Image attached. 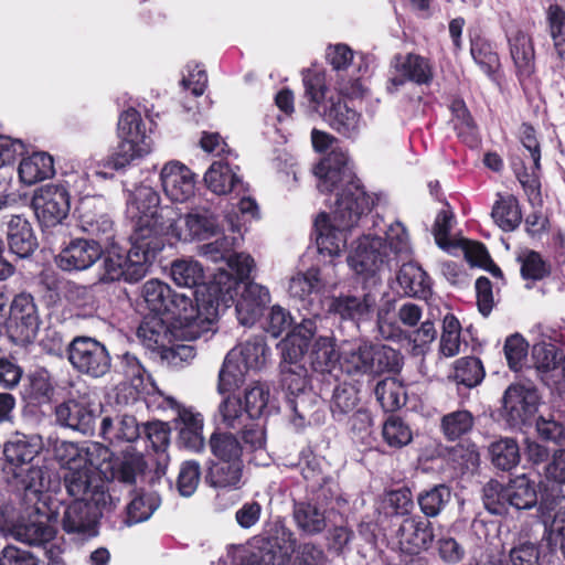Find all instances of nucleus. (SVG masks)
Instances as JSON below:
<instances>
[{
  "label": "nucleus",
  "instance_id": "53",
  "mask_svg": "<svg viewBox=\"0 0 565 565\" xmlns=\"http://www.w3.org/2000/svg\"><path fill=\"white\" fill-rule=\"evenodd\" d=\"M461 327L454 315H446L443 321V332L439 343V352L445 358H452L460 351Z\"/></svg>",
  "mask_w": 565,
  "mask_h": 565
},
{
  "label": "nucleus",
  "instance_id": "1",
  "mask_svg": "<svg viewBox=\"0 0 565 565\" xmlns=\"http://www.w3.org/2000/svg\"><path fill=\"white\" fill-rule=\"evenodd\" d=\"M318 189L322 193L341 186L332 211V220L320 214L315 222L317 247L320 254L339 256L347 247L348 232L355 227L363 215L370 212L373 200L365 192L350 166L348 153L333 148L315 167Z\"/></svg>",
  "mask_w": 565,
  "mask_h": 565
},
{
  "label": "nucleus",
  "instance_id": "45",
  "mask_svg": "<svg viewBox=\"0 0 565 565\" xmlns=\"http://www.w3.org/2000/svg\"><path fill=\"white\" fill-rule=\"evenodd\" d=\"M451 500V490L445 484H437L420 492L417 502L427 518L439 515Z\"/></svg>",
  "mask_w": 565,
  "mask_h": 565
},
{
  "label": "nucleus",
  "instance_id": "15",
  "mask_svg": "<svg viewBox=\"0 0 565 565\" xmlns=\"http://www.w3.org/2000/svg\"><path fill=\"white\" fill-rule=\"evenodd\" d=\"M387 246L379 236L359 239L354 252L348 257L350 267L359 275H373L385 264Z\"/></svg>",
  "mask_w": 565,
  "mask_h": 565
},
{
  "label": "nucleus",
  "instance_id": "26",
  "mask_svg": "<svg viewBox=\"0 0 565 565\" xmlns=\"http://www.w3.org/2000/svg\"><path fill=\"white\" fill-rule=\"evenodd\" d=\"M321 116L331 128L345 137H353L360 129V115L339 97L330 96L324 102Z\"/></svg>",
  "mask_w": 565,
  "mask_h": 565
},
{
  "label": "nucleus",
  "instance_id": "7",
  "mask_svg": "<svg viewBox=\"0 0 565 565\" xmlns=\"http://www.w3.org/2000/svg\"><path fill=\"white\" fill-rule=\"evenodd\" d=\"M195 294L194 290H189V294L173 291L166 312L179 324L181 335L190 340L198 339L210 331L216 317V309L212 303L205 308L206 313H202L200 306L194 303Z\"/></svg>",
  "mask_w": 565,
  "mask_h": 565
},
{
  "label": "nucleus",
  "instance_id": "62",
  "mask_svg": "<svg viewBox=\"0 0 565 565\" xmlns=\"http://www.w3.org/2000/svg\"><path fill=\"white\" fill-rule=\"evenodd\" d=\"M301 473L309 482V487L316 492L318 500L329 501L335 495V482L331 478L322 476L312 466L302 468Z\"/></svg>",
  "mask_w": 565,
  "mask_h": 565
},
{
  "label": "nucleus",
  "instance_id": "16",
  "mask_svg": "<svg viewBox=\"0 0 565 565\" xmlns=\"http://www.w3.org/2000/svg\"><path fill=\"white\" fill-rule=\"evenodd\" d=\"M281 386L294 397L289 399V405L294 413L303 420L309 413V406L312 399L317 397L315 394L305 393L307 386V370L303 365L279 366Z\"/></svg>",
  "mask_w": 565,
  "mask_h": 565
},
{
  "label": "nucleus",
  "instance_id": "47",
  "mask_svg": "<svg viewBox=\"0 0 565 565\" xmlns=\"http://www.w3.org/2000/svg\"><path fill=\"white\" fill-rule=\"evenodd\" d=\"M173 281L180 286L193 290L204 280V270L201 264L193 259H178L171 265Z\"/></svg>",
  "mask_w": 565,
  "mask_h": 565
},
{
  "label": "nucleus",
  "instance_id": "13",
  "mask_svg": "<svg viewBox=\"0 0 565 565\" xmlns=\"http://www.w3.org/2000/svg\"><path fill=\"white\" fill-rule=\"evenodd\" d=\"M164 247L163 238H148L131 235V247L125 255V278L136 282L143 278L156 255Z\"/></svg>",
  "mask_w": 565,
  "mask_h": 565
},
{
  "label": "nucleus",
  "instance_id": "38",
  "mask_svg": "<svg viewBox=\"0 0 565 565\" xmlns=\"http://www.w3.org/2000/svg\"><path fill=\"white\" fill-rule=\"evenodd\" d=\"M340 355L335 350L334 339L320 335L309 352L311 367L319 373H329L338 364Z\"/></svg>",
  "mask_w": 565,
  "mask_h": 565
},
{
  "label": "nucleus",
  "instance_id": "63",
  "mask_svg": "<svg viewBox=\"0 0 565 565\" xmlns=\"http://www.w3.org/2000/svg\"><path fill=\"white\" fill-rule=\"evenodd\" d=\"M471 56L475 62L487 74H492L499 66V56L489 42L476 39L471 43Z\"/></svg>",
  "mask_w": 565,
  "mask_h": 565
},
{
  "label": "nucleus",
  "instance_id": "52",
  "mask_svg": "<svg viewBox=\"0 0 565 565\" xmlns=\"http://www.w3.org/2000/svg\"><path fill=\"white\" fill-rule=\"evenodd\" d=\"M475 418L469 411L449 413L441 418V429L446 438L456 440L471 431Z\"/></svg>",
  "mask_w": 565,
  "mask_h": 565
},
{
  "label": "nucleus",
  "instance_id": "37",
  "mask_svg": "<svg viewBox=\"0 0 565 565\" xmlns=\"http://www.w3.org/2000/svg\"><path fill=\"white\" fill-rule=\"evenodd\" d=\"M242 460L220 461L210 467L206 479L214 488L238 489L242 484Z\"/></svg>",
  "mask_w": 565,
  "mask_h": 565
},
{
  "label": "nucleus",
  "instance_id": "25",
  "mask_svg": "<svg viewBox=\"0 0 565 565\" xmlns=\"http://www.w3.org/2000/svg\"><path fill=\"white\" fill-rule=\"evenodd\" d=\"M269 302L268 290L256 284L247 282L236 302V315L241 324L253 326L263 313V308Z\"/></svg>",
  "mask_w": 565,
  "mask_h": 565
},
{
  "label": "nucleus",
  "instance_id": "50",
  "mask_svg": "<svg viewBox=\"0 0 565 565\" xmlns=\"http://www.w3.org/2000/svg\"><path fill=\"white\" fill-rule=\"evenodd\" d=\"M209 444L212 454L221 461L241 460L244 447L233 434L213 433Z\"/></svg>",
  "mask_w": 565,
  "mask_h": 565
},
{
  "label": "nucleus",
  "instance_id": "14",
  "mask_svg": "<svg viewBox=\"0 0 565 565\" xmlns=\"http://www.w3.org/2000/svg\"><path fill=\"white\" fill-rule=\"evenodd\" d=\"M23 505V512L28 515V520L22 516L14 523L11 527L12 535L29 545H40L52 540L55 529L50 524V518L44 511L45 504L39 505V511H35L30 504Z\"/></svg>",
  "mask_w": 565,
  "mask_h": 565
},
{
  "label": "nucleus",
  "instance_id": "11",
  "mask_svg": "<svg viewBox=\"0 0 565 565\" xmlns=\"http://www.w3.org/2000/svg\"><path fill=\"white\" fill-rule=\"evenodd\" d=\"M117 507V502L108 509H99L92 502L74 500L66 507L62 518L63 530L70 534L81 536H95L97 534L98 521L111 513Z\"/></svg>",
  "mask_w": 565,
  "mask_h": 565
},
{
  "label": "nucleus",
  "instance_id": "29",
  "mask_svg": "<svg viewBox=\"0 0 565 565\" xmlns=\"http://www.w3.org/2000/svg\"><path fill=\"white\" fill-rule=\"evenodd\" d=\"M7 241L11 253L20 258L30 256L38 245L31 224L21 215H11L8 221Z\"/></svg>",
  "mask_w": 565,
  "mask_h": 565
},
{
  "label": "nucleus",
  "instance_id": "55",
  "mask_svg": "<svg viewBox=\"0 0 565 565\" xmlns=\"http://www.w3.org/2000/svg\"><path fill=\"white\" fill-rule=\"evenodd\" d=\"M359 403L358 391L352 385L338 386L332 396L331 412L337 420H342L344 416L355 412Z\"/></svg>",
  "mask_w": 565,
  "mask_h": 565
},
{
  "label": "nucleus",
  "instance_id": "35",
  "mask_svg": "<svg viewBox=\"0 0 565 565\" xmlns=\"http://www.w3.org/2000/svg\"><path fill=\"white\" fill-rule=\"evenodd\" d=\"M294 519L297 526L309 535L319 534L327 527L326 511L313 502H296Z\"/></svg>",
  "mask_w": 565,
  "mask_h": 565
},
{
  "label": "nucleus",
  "instance_id": "31",
  "mask_svg": "<svg viewBox=\"0 0 565 565\" xmlns=\"http://www.w3.org/2000/svg\"><path fill=\"white\" fill-rule=\"evenodd\" d=\"M394 68L397 75L392 77V84L402 85L406 79L418 84L428 83L431 79V71L425 58L415 54L395 57Z\"/></svg>",
  "mask_w": 565,
  "mask_h": 565
},
{
  "label": "nucleus",
  "instance_id": "36",
  "mask_svg": "<svg viewBox=\"0 0 565 565\" xmlns=\"http://www.w3.org/2000/svg\"><path fill=\"white\" fill-rule=\"evenodd\" d=\"M54 174L53 158L45 152H34L22 159L19 166V177L25 184H34Z\"/></svg>",
  "mask_w": 565,
  "mask_h": 565
},
{
  "label": "nucleus",
  "instance_id": "33",
  "mask_svg": "<svg viewBox=\"0 0 565 565\" xmlns=\"http://www.w3.org/2000/svg\"><path fill=\"white\" fill-rule=\"evenodd\" d=\"M90 201H83L79 207L81 226L84 232L88 233L94 239L102 244H109L113 239V222L103 213L96 214L90 209Z\"/></svg>",
  "mask_w": 565,
  "mask_h": 565
},
{
  "label": "nucleus",
  "instance_id": "23",
  "mask_svg": "<svg viewBox=\"0 0 565 565\" xmlns=\"http://www.w3.org/2000/svg\"><path fill=\"white\" fill-rule=\"evenodd\" d=\"M9 321L21 339L30 341L36 337L40 320L31 295L20 294L13 298L9 307Z\"/></svg>",
  "mask_w": 565,
  "mask_h": 565
},
{
  "label": "nucleus",
  "instance_id": "40",
  "mask_svg": "<svg viewBox=\"0 0 565 565\" xmlns=\"http://www.w3.org/2000/svg\"><path fill=\"white\" fill-rule=\"evenodd\" d=\"M491 216L501 230L505 232L515 230L522 220L518 200L512 194H499L493 204Z\"/></svg>",
  "mask_w": 565,
  "mask_h": 565
},
{
  "label": "nucleus",
  "instance_id": "9",
  "mask_svg": "<svg viewBox=\"0 0 565 565\" xmlns=\"http://www.w3.org/2000/svg\"><path fill=\"white\" fill-rule=\"evenodd\" d=\"M93 467L96 468V465L87 463L66 471L63 477L65 489L75 500L92 502L99 509H108L118 500L109 494L104 482L94 473Z\"/></svg>",
  "mask_w": 565,
  "mask_h": 565
},
{
  "label": "nucleus",
  "instance_id": "44",
  "mask_svg": "<svg viewBox=\"0 0 565 565\" xmlns=\"http://www.w3.org/2000/svg\"><path fill=\"white\" fill-rule=\"evenodd\" d=\"M323 287L324 282L320 277V270L311 268L306 273L294 276L289 281L288 291L294 299L307 301L312 294L320 292Z\"/></svg>",
  "mask_w": 565,
  "mask_h": 565
},
{
  "label": "nucleus",
  "instance_id": "43",
  "mask_svg": "<svg viewBox=\"0 0 565 565\" xmlns=\"http://www.w3.org/2000/svg\"><path fill=\"white\" fill-rule=\"evenodd\" d=\"M510 507L516 510L533 508L537 502L535 484L525 475L518 476L508 483Z\"/></svg>",
  "mask_w": 565,
  "mask_h": 565
},
{
  "label": "nucleus",
  "instance_id": "30",
  "mask_svg": "<svg viewBox=\"0 0 565 565\" xmlns=\"http://www.w3.org/2000/svg\"><path fill=\"white\" fill-rule=\"evenodd\" d=\"M100 436L114 443H132L140 435V427L132 415L105 416L100 422Z\"/></svg>",
  "mask_w": 565,
  "mask_h": 565
},
{
  "label": "nucleus",
  "instance_id": "3",
  "mask_svg": "<svg viewBox=\"0 0 565 565\" xmlns=\"http://www.w3.org/2000/svg\"><path fill=\"white\" fill-rule=\"evenodd\" d=\"M296 552V537L281 522L273 523L263 535L227 548L234 565H285Z\"/></svg>",
  "mask_w": 565,
  "mask_h": 565
},
{
  "label": "nucleus",
  "instance_id": "20",
  "mask_svg": "<svg viewBox=\"0 0 565 565\" xmlns=\"http://www.w3.org/2000/svg\"><path fill=\"white\" fill-rule=\"evenodd\" d=\"M102 254L103 246L95 239L77 238L58 254L56 263L63 270H85L94 265Z\"/></svg>",
  "mask_w": 565,
  "mask_h": 565
},
{
  "label": "nucleus",
  "instance_id": "17",
  "mask_svg": "<svg viewBox=\"0 0 565 565\" xmlns=\"http://www.w3.org/2000/svg\"><path fill=\"white\" fill-rule=\"evenodd\" d=\"M166 195L174 202H185L194 194V173L180 161L167 162L160 172Z\"/></svg>",
  "mask_w": 565,
  "mask_h": 565
},
{
  "label": "nucleus",
  "instance_id": "46",
  "mask_svg": "<svg viewBox=\"0 0 565 565\" xmlns=\"http://www.w3.org/2000/svg\"><path fill=\"white\" fill-rule=\"evenodd\" d=\"M172 292L173 290L169 285L158 279L146 281L140 290L141 298L147 307L156 315H166Z\"/></svg>",
  "mask_w": 565,
  "mask_h": 565
},
{
  "label": "nucleus",
  "instance_id": "12",
  "mask_svg": "<svg viewBox=\"0 0 565 565\" xmlns=\"http://www.w3.org/2000/svg\"><path fill=\"white\" fill-rule=\"evenodd\" d=\"M168 236L177 239H207L220 232L217 216L207 210H196L183 216L178 209V220Z\"/></svg>",
  "mask_w": 565,
  "mask_h": 565
},
{
  "label": "nucleus",
  "instance_id": "24",
  "mask_svg": "<svg viewBox=\"0 0 565 565\" xmlns=\"http://www.w3.org/2000/svg\"><path fill=\"white\" fill-rule=\"evenodd\" d=\"M55 418L58 425L86 435L94 430L96 412L85 401L68 399L56 406Z\"/></svg>",
  "mask_w": 565,
  "mask_h": 565
},
{
  "label": "nucleus",
  "instance_id": "34",
  "mask_svg": "<svg viewBox=\"0 0 565 565\" xmlns=\"http://www.w3.org/2000/svg\"><path fill=\"white\" fill-rule=\"evenodd\" d=\"M521 141L527 154H524L530 160L529 166H523L522 170L518 169V163H513L516 177L521 184L533 183L536 177V171L540 169L541 151L540 145L534 135V129L531 126L523 125L521 128Z\"/></svg>",
  "mask_w": 565,
  "mask_h": 565
},
{
  "label": "nucleus",
  "instance_id": "39",
  "mask_svg": "<svg viewBox=\"0 0 565 565\" xmlns=\"http://www.w3.org/2000/svg\"><path fill=\"white\" fill-rule=\"evenodd\" d=\"M40 446L32 443L24 435H17L4 444L3 454L7 462L15 469H21L23 466L30 463L39 454Z\"/></svg>",
  "mask_w": 565,
  "mask_h": 565
},
{
  "label": "nucleus",
  "instance_id": "4",
  "mask_svg": "<svg viewBox=\"0 0 565 565\" xmlns=\"http://www.w3.org/2000/svg\"><path fill=\"white\" fill-rule=\"evenodd\" d=\"M127 212L135 222L134 236L163 238L178 220V207L160 205L158 192L149 185H139L131 194Z\"/></svg>",
  "mask_w": 565,
  "mask_h": 565
},
{
  "label": "nucleus",
  "instance_id": "32",
  "mask_svg": "<svg viewBox=\"0 0 565 565\" xmlns=\"http://www.w3.org/2000/svg\"><path fill=\"white\" fill-rule=\"evenodd\" d=\"M237 167H232L227 161H214L204 174L205 185L217 195L231 193L241 183Z\"/></svg>",
  "mask_w": 565,
  "mask_h": 565
},
{
  "label": "nucleus",
  "instance_id": "64",
  "mask_svg": "<svg viewBox=\"0 0 565 565\" xmlns=\"http://www.w3.org/2000/svg\"><path fill=\"white\" fill-rule=\"evenodd\" d=\"M543 522L548 533L550 542L559 543V548L556 553H561L565 558V508L561 507L554 515L544 512Z\"/></svg>",
  "mask_w": 565,
  "mask_h": 565
},
{
  "label": "nucleus",
  "instance_id": "61",
  "mask_svg": "<svg viewBox=\"0 0 565 565\" xmlns=\"http://www.w3.org/2000/svg\"><path fill=\"white\" fill-rule=\"evenodd\" d=\"M508 494V484L491 480L483 487L482 500L486 509L492 514H503L510 507Z\"/></svg>",
  "mask_w": 565,
  "mask_h": 565
},
{
  "label": "nucleus",
  "instance_id": "60",
  "mask_svg": "<svg viewBox=\"0 0 565 565\" xmlns=\"http://www.w3.org/2000/svg\"><path fill=\"white\" fill-rule=\"evenodd\" d=\"M237 243L238 238L236 236L223 235L214 242L201 245L199 247V255L213 263H218L221 260L227 263Z\"/></svg>",
  "mask_w": 565,
  "mask_h": 565
},
{
  "label": "nucleus",
  "instance_id": "10",
  "mask_svg": "<svg viewBox=\"0 0 565 565\" xmlns=\"http://www.w3.org/2000/svg\"><path fill=\"white\" fill-rule=\"evenodd\" d=\"M32 205L39 222L45 227H53L68 215L70 194L63 185L46 184L35 192Z\"/></svg>",
  "mask_w": 565,
  "mask_h": 565
},
{
  "label": "nucleus",
  "instance_id": "41",
  "mask_svg": "<svg viewBox=\"0 0 565 565\" xmlns=\"http://www.w3.org/2000/svg\"><path fill=\"white\" fill-rule=\"evenodd\" d=\"M397 282L406 296L425 297L429 289L426 273L413 263H405L401 266Z\"/></svg>",
  "mask_w": 565,
  "mask_h": 565
},
{
  "label": "nucleus",
  "instance_id": "21",
  "mask_svg": "<svg viewBox=\"0 0 565 565\" xmlns=\"http://www.w3.org/2000/svg\"><path fill=\"white\" fill-rule=\"evenodd\" d=\"M399 548L403 553L417 555L433 542L431 523L419 516L405 518L396 531Z\"/></svg>",
  "mask_w": 565,
  "mask_h": 565
},
{
  "label": "nucleus",
  "instance_id": "49",
  "mask_svg": "<svg viewBox=\"0 0 565 565\" xmlns=\"http://www.w3.org/2000/svg\"><path fill=\"white\" fill-rule=\"evenodd\" d=\"M374 393L376 399L386 412H394L406 403L405 390L395 379L380 381L375 386Z\"/></svg>",
  "mask_w": 565,
  "mask_h": 565
},
{
  "label": "nucleus",
  "instance_id": "57",
  "mask_svg": "<svg viewBox=\"0 0 565 565\" xmlns=\"http://www.w3.org/2000/svg\"><path fill=\"white\" fill-rule=\"evenodd\" d=\"M382 435L390 447L402 448L413 439L409 426L399 417L391 416L383 425Z\"/></svg>",
  "mask_w": 565,
  "mask_h": 565
},
{
  "label": "nucleus",
  "instance_id": "18",
  "mask_svg": "<svg viewBox=\"0 0 565 565\" xmlns=\"http://www.w3.org/2000/svg\"><path fill=\"white\" fill-rule=\"evenodd\" d=\"M505 35L518 77L521 81L530 78L536 68L532 36L521 29H508Z\"/></svg>",
  "mask_w": 565,
  "mask_h": 565
},
{
  "label": "nucleus",
  "instance_id": "8",
  "mask_svg": "<svg viewBox=\"0 0 565 565\" xmlns=\"http://www.w3.org/2000/svg\"><path fill=\"white\" fill-rule=\"evenodd\" d=\"M72 366L81 374L93 379L105 376L111 367V358L106 347L90 337H76L67 348Z\"/></svg>",
  "mask_w": 565,
  "mask_h": 565
},
{
  "label": "nucleus",
  "instance_id": "6",
  "mask_svg": "<svg viewBox=\"0 0 565 565\" xmlns=\"http://www.w3.org/2000/svg\"><path fill=\"white\" fill-rule=\"evenodd\" d=\"M117 130L120 142L107 160L109 168L116 170L126 168L134 160L143 158L151 152L152 140L147 135L140 113L135 108H128L120 114Z\"/></svg>",
  "mask_w": 565,
  "mask_h": 565
},
{
  "label": "nucleus",
  "instance_id": "22",
  "mask_svg": "<svg viewBox=\"0 0 565 565\" xmlns=\"http://www.w3.org/2000/svg\"><path fill=\"white\" fill-rule=\"evenodd\" d=\"M539 404L536 388L530 383L511 384L503 396V408L513 422H525Z\"/></svg>",
  "mask_w": 565,
  "mask_h": 565
},
{
  "label": "nucleus",
  "instance_id": "56",
  "mask_svg": "<svg viewBox=\"0 0 565 565\" xmlns=\"http://www.w3.org/2000/svg\"><path fill=\"white\" fill-rule=\"evenodd\" d=\"M518 262L521 265V275L524 279L541 280L550 275V265L535 250H523L519 254Z\"/></svg>",
  "mask_w": 565,
  "mask_h": 565
},
{
  "label": "nucleus",
  "instance_id": "28",
  "mask_svg": "<svg viewBox=\"0 0 565 565\" xmlns=\"http://www.w3.org/2000/svg\"><path fill=\"white\" fill-rule=\"evenodd\" d=\"M171 406L178 409L179 439L183 447L199 452L204 448L202 436L203 417L191 408L181 407L173 398L168 399Z\"/></svg>",
  "mask_w": 565,
  "mask_h": 565
},
{
  "label": "nucleus",
  "instance_id": "42",
  "mask_svg": "<svg viewBox=\"0 0 565 565\" xmlns=\"http://www.w3.org/2000/svg\"><path fill=\"white\" fill-rule=\"evenodd\" d=\"M138 335L145 345L160 354L171 343L172 333L161 318L154 317L145 321L138 328Z\"/></svg>",
  "mask_w": 565,
  "mask_h": 565
},
{
  "label": "nucleus",
  "instance_id": "5",
  "mask_svg": "<svg viewBox=\"0 0 565 565\" xmlns=\"http://www.w3.org/2000/svg\"><path fill=\"white\" fill-rule=\"evenodd\" d=\"M269 349L260 337L253 338L232 349L218 373L217 391L230 393L241 387L249 370H260L267 362Z\"/></svg>",
  "mask_w": 565,
  "mask_h": 565
},
{
  "label": "nucleus",
  "instance_id": "2",
  "mask_svg": "<svg viewBox=\"0 0 565 565\" xmlns=\"http://www.w3.org/2000/svg\"><path fill=\"white\" fill-rule=\"evenodd\" d=\"M56 456L66 467V471L87 463L96 465V469L105 480L127 484H132L146 467L141 455L127 452L122 456H114L107 447L99 444L81 447L72 441H62L56 447Z\"/></svg>",
  "mask_w": 565,
  "mask_h": 565
},
{
  "label": "nucleus",
  "instance_id": "19",
  "mask_svg": "<svg viewBox=\"0 0 565 565\" xmlns=\"http://www.w3.org/2000/svg\"><path fill=\"white\" fill-rule=\"evenodd\" d=\"M377 299L373 292H365L361 296L340 295L330 299L328 311L338 315L343 320L355 322L371 320Z\"/></svg>",
  "mask_w": 565,
  "mask_h": 565
},
{
  "label": "nucleus",
  "instance_id": "58",
  "mask_svg": "<svg viewBox=\"0 0 565 565\" xmlns=\"http://www.w3.org/2000/svg\"><path fill=\"white\" fill-rule=\"evenodd\" d=\"M484 377L482 363L473 356L462 358L457 361L455 367V379L458 383L467 387L478 385Z\"/></svg>",
  "mask_w": 565,
  "mask_h": 565
},
{
  "label": "nucleus",
  "instance_id": "59",
  "mask_svg": "<svg viewBox=\"0 0 565 565\" xmlns=\"http://www.w3.org/2000/svg\"><path fill=\"white\" fill-rule=\"evenodd\" d=\"M157 507L158 503L151 495H135L126 508V519L124 520L125 524L134 525L147 521L152 515Z\"/></svg>",
  "mask_w": 565,
  "mask_h": 565
},
{
  "label": "nucleus",
  "instance_id": "51",
  "mask_svg": "<svg viewBox=\"0 0 565 565\" xmlns=\"http://www.w3.org/2000/svg\"><path fill=\"white\" fill-rule=\"evenodd\" d=\"M218 414L222 424L230 429L241 428L253 419L246 407L242 406V401L236 395L226 396L218 405Z\"/></svg>",
  "mask_w": 565,
  "mask_h": 565
},
{
  "label": "nucleus",
  "instance_id": "27",
  "mask_svg": "<svg viewBox=\"0 0 565 565\" xmlns=\"http://www.w3.org/2000/svg\"><path fill=\"white\" fill-rule=\"evenodd\" d=\"M25 475L22 476L21 470H12L17 478L21 479L23 486V504H30L35 511H39V505L45 504L44 492L53 490L50 475L39 467H30L24 470Z\"/></svg>",
  "mask_w": 565,
  "mask_h": 565
},
{
  "label": "nucleus",
  "instance_id": "48",
  "mask_svg": "<svg viewBox=\"0 0 565 565\" xmlns=\"http://www.w3.org/2000/svg\"><path fill=\"white\" fill-rule=\"evenodd\" d=\"M492 463L501 470H511L520 461V449L516 441L505 437L489 446Z\"/></svg>",
  "mask_w": 565,
  "mask_h": 565
},
{
  "label": "nucleus",
  "instance_id": "54",
  "mask_svg": "<svg viewBox=\"0 0 565 565\" xmlns=\"http://www.w3.org/2000/svg\"><path fill=\"white\" fill-rule=\"evenodd\" d=\"M546 18L557 56L565 61V9L558 4L551 6Z\"/></svg>",
  "mask_w": 565,
  "mask_h": 565
}]
</instances>
